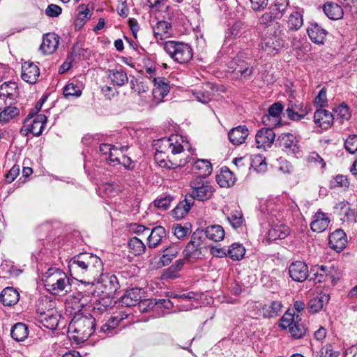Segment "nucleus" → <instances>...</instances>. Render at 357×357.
<instances>
[{
	"label": "nucleus",
	"mask_w": 357,
	"mask_h": 357,
	"mask_svg": "<svg viewBox=\"0 0 357 357\" xmlns=\"http://www.w3.org/2000/svg\"><path fill=\"white\" fill-rule=\"evenodd\" d=\"M177 136H172L169 138H162L156 142V149L167 154V158L169 154L176 155L183 151V146L177 142Z\"/></svg>",
	"instance_id": "nucleus-9"
},
{
	"label": "nucleus",
	"mask_w": 357,
	"mask_h": 357,
	"mask_svg": "<svg viewBox=\"0 0 357 357\" xmlns=\"http://www.w3.org/2000/svg\"><path fill=\"white\" fill-rule=\"evenodd\" d=\"M323 10L325 15L332 20L342 19L344 15L343 9L337 3L328 1L323 5Z\"/></svg>",
	"instance_id": "nucleus-30"
},
{
	"label": "nucleus",
	"mask_w": 357,
	"mask_h": 357,
	"mask_svg": "<svg viewBox=\"0 0 357 357\" xmlns=\"http://www.w3.org/2000/svg\"><path fill=\"white\" fill-rule=\"evenodd\" d=\"M225 236V230L219 225H212L208 226L204 231V241L206 238L215 242L220 241Z\"/></svg>",
	"instance_id": "nucleus-32"
},
{
	"label": "nucleus",
	"mask_w": 357,
	"mask_h": 357,
	"mask_svg": "<svg viewBox=\"0 0 357 357\" xmlns=\"http://www.w3.org/2000/svg\"><path fill=\"white\" fill-rule=\"evenodd\" d=\"M208 89H211V85L208 83L205 84L204 88L192 91V93L197 101L206 104L212 100L213 93L211 91L208 90Z\"/></svg>",
	"instance_id": "nucleus-45"
},
{
	"label": "nucleus",
	"mask_w": 357,
	"mask_h": 357,
	"mask_svg": "<svg viewBox=\"0 0 357 357\" xmlns=\"http://www.w3.org/2000/svg\"><path fill=\"white\" fill-rule=\"evenodd\" d=\"M193 170L199 174L197 177L205 179L212 172V165L209 160L206 159H198L193 164Z\"/></svg>",
	"instance_id": "nucleus-37"
},
{
	"label": "nucleus",
	"mask_w": 357,
	"mask_h": 357,
	"mask_svg": "<svg viewBox=\"0 0 357 357\" xmlns=\"http://www.w3.org/2000/svg\"><path fill=\"white\" fill-rule=\"evenodd\" d=\"M344 148L350 153L357 151V135H349L344 142Z\"/></svg>",
	"instance_id": "nucleus-58"
},
{
	"label": "nucleus",
	"mask_w": 357,
	"mask_h": 357,
	"mask_svg": "<svg viewBox=\"0 0 357 357\" xmlns=\"http://www.w3.org/2000/svg\"><path fill=\"white\" fill-rule=\"evenodd\" d=\"M141 289L132 288L127 290L121 296L120 303L122 306L132 307L139 303L141 301Z\"/></svg>",
	"instance_id": "nucleus-23"
},
{
	"label": "nucleus",
	"mask_w": 357,
	"mask_h": 357,
	"mask_svg": "<svg viewBox=\"0 0 357 357\" xmlns=\"http://www.w3.org/2000/svg\"><path fill=\"white\" fill-rule=\"evenodd\" d=\"M296 137L291 133H282L278 139L279 145L283 149H291L293 151H295L296 144L295 143Z\"/></svg>",
	"instance_id": "nucleus-46"
},
{
	"label": "nucleus",
	"mask_w": 357,
	"mask_h": 357,
	"mask_svg": "<svg viewBox=\"0 0 357 357\" xmlns=\"http://www.w3.org/2000/svg\"><path fill=\"white\" fill-rule=\"evenodd\" d=\"M47 289L54 294H59L65 291L67 292L70 289L69 280L66 275L59 273L58 275L52 277L49 280H47L45 284Z\"/></svg>",
	"instance_id": "nucleus-10"
},
{
	"label": "nucleus",
	"mask_w": 357,
	"mask_h": 357,
	"mask_svg": "<svg viewBox=\"0 0 357 357\" xmlns=\"http://www.w3.org/2000/svg\"><path fill=\"white\" fill-rule=\"evenodd\" d=\"M85 279H82V281H79L81 282V285L79 286V289L82 291V293L87 297L89 299L91 296H93L96 292V288L94 286L95 281L88 280L85 281Z\"/></svg>",
	"instance_id": "nucleus-53"
},
{
	"label": "nucleus",
	"mask_w": 357,
	"mask_h": 357,
	"mask_svg": "<svg viewBox=\"0 0 357 357\" xmlns=\"http://www.w3.org/2000/svg\"><path fill=\"white\" fill-rule=\"evenodd\" d=\"M206 250L204 238V230L197 229L191 236L190 241L187 243L183 251L185 259L190 261L201 259Z\"/></svg>",
	"instance_id": "nucleus-3"
},
{
	"label": "nucleus",
	"mask_w": 357,
	"mask_h": 357,
	"mask_svg": "<svg viewBox=\"0 0 357 357\" xmlns=\"http://www.w3.org/2000/svg\"><path fill=\"white\" fill-rule=\"evenodd\" d=\"M123 320L122 317L119 316H115L112 317V319L109 321L108 323H105L102 325V326L98 330L99 333H102V335H99L102 338H105L107 336H111L117 333L116 327L120 323L121 321Z\"/></svg>",
	"instance_id": "nucleus-33"
},
{
	"label": "nucleus",
	"mask_w": 357,
	"mask_h": 357,
	"mask_svg": "<svg viewBox=\"0 0 357 357\" xmlns=\"http://www.w3.org/2000/svg\"><path fill=\"white\" fill-rule=\"evenodd\" d=\"M20 110L16 107H7L0 112V122L7 123L14 117L18 116Z\"/></svg>",
	"instance_id": "nucleus-51"
},
{
	"label": "nucleus",
	"mask_w": 357,
	"mask_h": 357,
	"mask_svg": "<svg viewBox=\"0 0 357 357\" xmlns=\"http://www.w3.org/2000/svg\"><path fill=\"white\" fill-rule=\"evenodd\" d=\"M68 301V303L70 302L73 305V307L74 309L80 310L87 304L89 300L82 293V291L79 289L77 292L70 295Z\"/></svg>",
	"instance_id": "nucleus-43"
},
{
	"label": "nucleus",
	"mask_w": 357,
	"mask_h": 357,
	"mask_svg": "<svg viewBox=\"0 0 357 357\" xmlns=\"http://www.w3.org/2000/svg\"><path fill=\"white\" fill-rule=\"evenodd\" d=\"M307 33L311 40L316 44H323L327 31L317 23L312 24L307 29Z\"/></svg>",
	"instance_id": "nucleus-31"
},
{
	"label": "nucleus",
	"mask_w": 357,
	"mask_h": 357,
	"mask_svg": "<svg viewBox=\"0 0 357 357\" xmlns=\"http://www.w3.org/2000/svg\"><path fill=\"white\" fill-rule=\"evenodd\" d=\"M331 112L324 109H317L314 114V122L322 129H328L333 123Z\"/></svg>",
	"instance_id": "nucleus-20"
},
{
	"label": "nucleus",
	"mask_w": 357,
	"mask_h": 357,
	"mask_svg": "<svg viewBox=\"0 0 357 357\" xmlns=\"http://www.w3.org/2000/svg\"><path fill=\"white\" fill-rule=\"evenodd\" d=\"M289 275L295 282H304L309 276L308 267L303 261H294L289 266Z\"/></svg>",
	"instance_id": "nucleus-11"
},
{
	"label": "nucleus",
	"mask_w": 357,
	"mask_h": 357,
	"mask_svg": "<svg viewBox=\"0 0 357 357\" xmlns=\"http://www.w3.org/2000/svg\"><path fill=\"white\" fill-rule=\"evenodd\" d=\"M142 305H146L148 307L153 308L154 306L158 307H164L167 309H170L173 304L169 299H159L158 301L144 300L142 301Z\"/></svg>",
	"instance_id": "nucleus-54"
},
{
	"label": "nucleus",
	"mask_w": 357,
	"mask_h": 357,
	"mask_svg": "<svg viewBox=\"0 0 357 357\" xmlns=\"http://www.w3.org/2000/svg\"><path fill=\"white\" fill-rule=\"evenodd\" d=\"M171 24L166 21H159L153 27V33L157 40H164L171 36Z\"/></svg>",
	"instance_id": "nucleus-38"
},
{
	"label": "nucleus",
	"mask_w": 357,
	"mask_h": 357,
	"mask_svg": "<svg viewBox=\"0 0 357 357\" xmlns=\"http://www.w3.org/2000/svg\"><path fill=\"white\" fill-rule=\"evenodd\" d=\"M29 335L27 326L22 323L15 324L11 328L10 335L17 342L24 341Z\"/></svg>",
	"instance_id": "nucleus-40"
},
{
	"label": "nucleus",
	"mask_w": 357,
	"mask_h": 357,
	"mask_svg": "<svg viewBox=\"0 0 357 357\" xmlns=\"http://www.w3.org/2000/svg\"><path fill=\"white\" fill-rule=\"evenodd\" d=\"M280 321V327L282 329H288L294 339H301L307 332V328L301 321L299 315L286 313L282 316Z\"/></svg>",
	"instance_id": "nucleus-6"
},
{
	"label": "nucleus",
	"mask_w": 357,
	"mask_h": 357,
	"mask_svg": "<svg viewBox=\"0 0 357 357\" xmlns=\"http://www.w3.org/2000/svg\"><path fill=\"white\" fill-rule=\"evenodd\" d=\"M180 250L181 248L178 245L176 244H171L169 246L163 250L164 254L160 258V262L162 266L169 265L172 259L177 257Z\"/></svg>",
	"instance_id": "nucleus-39"
},
{
	"label": "nucleus",
	"mask_w": 357,
	"mask_h": 357,
	"mask_svg": "<svg viewBox=\"0 0 357 357\" xmlns=\"http://www.w3.org/2000/svg\"><path fill=\"white\" fill-rule=\"evenodd\" d=\"M98 282L102 284L105 292L109 295L115 294L119 288V284L116 276L112 273H106L100 276Z\"/></svg>",
	"instance_id": "nucleus-19"
},
{
	"label": "nucleus",
	"mask_w": 357,
	"mask_h": 357,
	"mask_svg": "<svg viewBox=\"0 0 357 357\" xmlns=\"http://www.w3.org/2000/svg\"><path fill=\"white\" fill-rule=\"evenodd\" d=\"M40 76L38 66L32 61H26L22 65V79L31 84L36 83Z\"/></svg>",
	"instance_id": "nucleus-13"
},
{
	"label": "nucleus",
	"mask_w": 357,
	"mask_h": 357,
	"mask_svg": "<svg viewBox=\"0 0 357 357\" xmlns=\"http://www.w3.org/2000/svg\"><path fill=\"white\" fill-rule=\"evenodd\" d=\"M172 200V199L171 197H165L160 199H157L154 201V205L160 209L166 210L170 206Z\"/></svg>",
	"instance_id": "nucleus-64"
},
{
	"label": "nucleus",
	"mask_w": 357,
	"mask_h": 357,
	"mask_svg": "<svg viewBox=\"0 0 357 357\" xmlns=\"http://www.w3.org/2000/svg\"><path fill=\"white\" fill-rule=\"evenodd\" d=\"M328 268L326 266H315L311 269V273H313V278L310 280H314L316 283H321L324 282L328 277Z\"/></svg>",
	"instance_id": "nucleus-48"
},
{
	"label": "nucleus",
	"mask_w": 357,
	"mask_h": 357,
	"mask_svg": "<svg viewBox=\"0 0 357 357\" xmlns=\"http://www.w3.org/2000/svg\"><path fill=\"white\" fill-rule=\"evenodd\" d=\"M191 192L188 195V198L201 202L210 199L214 192V188L210 182L202 177H195L190 181Z\"/></svg>",
	"instance_id": "nucleus-7"
},
{
	"label": "nucleus",
	"mask_w": 357,
	"mask_h": 357,
	"mask_svg": "<svg viewBox=\"0 0 357 357\" xmlns=\"http://www.w3.org/2000/svg\"><path fill=\"white\" fill-rule=\"evenodd\" d=\"M276 19H280V15H275L274 11H271L270 10L261 15V17L259 18V24L266 26V29H268L273 26H271V24Z\"/></svg>",
	"instance_id": "nucleus-55"
},
{
	"label": "nucleus",
	"mask_w": 357,
	"mask_h": 357,
	"mask_svg": "<svg viewBox=\"0 0 357 357\" xmlns=\"http://www.w3.org/2000/svg\"><path fill=\"white\" fill-rule=\"evenodd\" d=\"M163 49L178 63H187L192 59V49L186 43L169 40L163 43Z\"/></svg>",
	"instance_id": "nucleus-4"
},
{
	"label": "nucleus",
	"mask_w": 357,
	"mask_h": 357,
	"mask_svg": "<svg viewBox=\"0 0 357 357\" xmlns=\"http://www.w3.org/2000/svg\"><path fill=\"white\" fill-rule=\"evenodd\" d=\"M61 315L56 310H49L40 314V322L47 328L55 330L58 328Z\"/></svg>",
	"instance_id": "nucleus-22"
},
{
	"label": "nucleus",
	"mask_w": 357,
	"mask_h": 357,
	"mask_svg": "<svg viewBox=\"0 0 357 357\" xmlns=\"http://www.w3.org/2000/svg\"><path fill=\"white\" fill-rule=\"evenodd\" d=\"M282 307L281 302L275 301L264 305L260 312L264 317L273 318L280 315L282 312Z\"/></svg>",
	"instance_id": "nucleus-36"
},
{
	"label": "nucleus",
	"mask_w": 357,
	"mask_h": 357,
	"mask_svg": "<svg viewBox=\"0 0 357 357\" xmlns=\"http://www.w3.org/2000/svg\"><path fill=\"white\" fill-rule=\"evenodd\" d=\"M347 238L344 231L338 229L331 233L328 238V244L331 249L340 252L345 248Z\"/></svg>",
	"instance_id": "nucleus-16"
},
{
	"label": "nucleus",
	"mask_w": 357,
	"mask_h": 357,
	"mask_svg": "<svg viewBox=\"0 0 357 357\" xmlns=\"http://www.w3.org/2000/svg\"><path fill=\"white\" fill-rule=\"evenodd\" d=\"M289 231L287 227L282 225H275L269 229L268 232V238L270 241L284 239L289 235Z\"/></svg>",
	"instance_id": "nucleus-41"
},
{
	"label": "nucleus",
	"mask_w": 357,
	"mask_h": 357,
	"mask_svg": "<svg viewBox=\"0 0 357 357\" xmlns=\"http://www.w3.org/2000/svg\"><path fill=\"white\" fill-rule=\"evenodd\" d=\"M349 185V183L347 180V176H343V175H337L331 181V188H335V187L348 188Z\"/></svg>",
	"instance_id": "nucleus-62"
},
{
	"label": "nucleus",
	"mask_w": 357,
	"mask_h": 357,
	"mask_svg": "<svg viewBox=\"0 0 357 357\" xmlns=\"http://www.w3.org/2000/svg\"><path fill=\"white\" fill-rule=\"evenodd\" d=\"M70 275L77 281H96L103 271V263L97 255L82 252L73 257L68 264Z\"/></svg>",
	"instance_id": "nucleus-1"
},
{
	"label": "nucleus",
	"mask_w": 357,
	"mask_h": 357,
	"mask_svg": "<svg viewBox=\"0 0 357 357\" xmlns=\"http://www.w3.org/2000/svg\"><path fill=\"white\" fill-rule=\"evenodd\" d=\"M288 6V0H276L275 5L271 8V10L274 11L275 15L277 16H279L280 15V19L284 15Z\"/></svg>",
	"instance_id": "nucleus-56"
},
{
	"label": "nucleus",
	"mask_w": 357,
	"mask_h": 357,
	"mask_svg": "<svg viewBox=\"0 0 357 357\" xmlns=\"http://www.w3.org/2000/svg\"><path fill=\"white\" fill-rule=\"evenodd\" d=\"M243 215L240 212L236 211L231 213L230 216L228 217V220L231 223V226L236 229L241 227L243 224Z\"/></svg>",
	"instance_id": "nucleus-61"
},
{
	"label": "nucleus",
	"mask_w": 357,
	"mask_h": 357,
	"mask_svg": "<svg viewBox=\"0 0 357 357\" xmlns=\"http://www.w3.org/2000/svg\"><path fill=\"white\" fill-rule=\"evenodd\" d=\"M82 85L77 83V81L68 82L63 88V94L65 98H78L82 95Z\"/></svg>",
	"instance_id": "nucleus-42"
},
{
	"label": "nucleus",
	"mask_w": 357,
	"mask_h": 357,
	"mask_svg": "<svg viewBox=\"0 0 357 357\" xmlns=\"http://www.w3.org/2000/svg\"><path fill=\"white\" fill-rule=\"evenodd\" d=\"M166 240V230L162 226L153 227L149 233L147 246L150 249L155 248Z\"/></svg>",
	"instance_id": "nucleus-17"
},
{
	"label": "nucleus",
	"mask_w": 357,
	"mask_h": 357,
	"mask_svg": "<svg viewBox=\"0 0 357 357\" xmlns=\"http://www.w3.org/2000/svg\"><path fill=\"white\" fill-rule=\"evenodd\" d=\"M337 355L338 354L333 351V347L331 344H326L319 350L315 355V357H333Z\"/></svg>",
	"instance_id": "nucleus-63"
},
{
	"label": "nucleus",
	"mask_w": 357,
	"mask_h": 357,
	"mask_svg": "<svg viewBox=\"0 0 357 357\" xmlns=\"http://www.w3.org/2000/svg\"><path fill=\"white\" fill-rule=\"evenodd\" d=\"M167 154L161 152L156 149L155 153L154 159L155 162L161 167H165L167 169H174L181 167L182 166L181 163L177 164L172 162L169 159L166 160Z\"/></svg>",
	"instance_id": "nucleus-44"
},
{
	"label": "nucleus",
	"mask_w": 357,
	"mask_h": 357,
	"mask_svg": "<svg viewBox=\"0 0 357 357\" xmlns=\"http://www.w3.org/2000/svg\"><path fill=\"white\" fill-rule=\"evenodd\" d=\"M32 118L26 116L24 119L23 126L20 131L22 135L27 136L29 133H32L34 136H40L42 134L47 122V116L44 114H38L33 120H31Z\"/></svg>",
	"instance_id": "nucleus-8"
},
{
	"label": "nucleus",
	"mask_w": 357,
	"mask_h": 357,
	"mask_svg": "<svg viewBox=\"0 0 357 357\" xmlns=\"http://www.w3.org/2000/svg\"><path fill=\"white\" fill-rule=\"evenodd\" d=\"M310 109L307 105L298 101H289L286 109V113L291 120H301L309 113Z\"/></svg>",
	"instance_id": "nucleus-12"
},
{
	"label": "nucleus",
	"mask_w": 357,
	"mask_h": 357,
	"mask_svg": "<svg viewBox=\"0 0 357 357\" xmlns=\"http://www.w3.org/2000/svg\"><path fill=\"white\" fill-rule=\"evenodd\" d=\"M228 257L234 261H239L245 254V248L242 244L234 243L227 249Z\"/></svg>",
	"instance_id": "nucleus-47"
},
{
	"label": "nucleus",
	"mask_w": 357,
	"mask_h": 357,
	"mask_svg": "<svg viewBox=\"0 0 357 357\" xmlns=\"http://www.w3.org/2000/svg\"><path fill=\"white\" fill-rule=\"evenodd\" d=\"M153 96L157 101H160L170 90L169 82L165 77H158L153 79Z\"/></svg>",
	"instance_id": "nucleus-18"
},
{
	"label": "nucleus",
	"mask_w": 357,
	"mask_h": 357,
	"mask_svg": "<svg viewBox=\"0 0 357 357\" xmlns=\"http://www.w3.org/2000/svg\"><path fill=\"white\" fill-rule=\"evenodd\" d=\"M95 328L96 319L91 315L74 317L68 326L69 331L76 333L82 339L91 337Z\"/></svg>",
	"instance_id": "nucleus-5"
},
{
	"label": "nucleus",
	"mask_w": 357,
	"mask_h": 357,
	"mask_svg": "<svg viewBox=\"0 0 357 357\" xmlns=\"http://www.w3.org/2000/svg\"><path fill=\"white\" fill-rule=\"evenodd\" d=\"M20 299V294L13 287L3 289L0 294V301L4 306L15 305Z\"/></svg>",
	"instance_id": "nucleus-27"
},
{
	"label": "nucleus",
	"mask_w": 357,
	"mask_h": 357,
	"mask_svg": "<svg viewBox=\"0 0 357 357\" xmlns=\"http://www.w3.org/2000/svg\"><path fill=\"white\" fill-rule=\"evenodd\" d=\"M329 223L330 219L327 215L321 211H318L310 224L311 229L314 232H322L327 229Z\"/></svg>",
	"instance_id": "nucleus-28"
},
{
	"label": "nucleus",
	"mask_w": 357,
	"mask_h": 357,
	"mask_svg": "<svg viewBox=\"0 0 357 357\" xmlns=\"http://www.w3.org/2000/svg\"><path fill=\"white\" fill-rule=\"evenodd\" d=\"M335 113L339 119L342 121L349 120L351 118V113L348 106L344 103L340 105L335 109Z\"/></svg>",
	"instance_id": "nucleus-59"
},
{
	"label": "nucleus",
	"mask_w": 357,
	"mask_h": 357,
	"mask_svg": "<svg viewBox=\"0 0 357 357\" xmlns=\"http://www.w3.org/2000/svg\"><path fill=\"white\" fill-rule=\"evenodd\" d=\"M216 181L220 187L229 188L234 185L236 178L228 167H222L216 175Z\"/></svg>",
	"instance_id": "nucleus-26"
},
{
	"label": "nucleus",
	"mask_w": 357,
	"mask_h": 357,
	"mask_svg": "<svg viewBox=\"0 0 357 357\" xmlns=\"http://www.w3.org/2000/svg\"><path fill=\"white\" fill-rule=\"evenodd\" d=\"M252 167L258 172H264L266 169V158L261 155H255L252 160Z\"/></svg>",
	"instance_id": "nucleus-57"
},
{
	"label": "nucleus",
	"mask_w": 357,
	"mask_h": 357,
	"mask_svg": "<svg viewBox=\"0 0 357 357\" xmlns=\"http://www.w3.org/2000/svg\"><path fill=\"white\" fill-rule=\"evenodd\" d=\"M230 68L233 70L234 73L236 75H239L243 79H250L253 73V68L238 57H236L231 61Z\"/></svg>",
	"instance_id": "nucleus-14"
},
{
	"label": "nucleus",
	"mask_w": 357,
	"mask_h": 357,
	"mask_svg": "<svg viewBox=\"0 0 357 357\" xmlns=\"http://www.w3.org/2000/svg\"><path fill=\"white\" fill-rule=\"evenodd\" d=\"M283 110V105L280 102L273 103L268 109V115H264L262 117V121L264 124L268 125L267 123L270 120V117L279 118Z\"/></svg>",
	"instance_id": "nucleus-49"
},
{
	"label": "nucleus",
	"mask_w": 357,
	"mask_h": 357,
	"mask_svg": "<svg viewBox=\"0 0 357 357\" xmlns=\"http://www.w3.org/2000/svg\"><path fill=\"white\" fill-rule=\"evenodd\" d=\"M59 39L54 33H47L43 36L40 50L45 54H52L57 48Z\"/></svg>",
	"instance_id": "nucleus-29"
},
{
	"label": "nucleus",
	"mask_w": 357,
	"mask_h": 357,
	"mask_svg": "<svg viewBox=\"0 0 357 357\" xmlns=\"http://www.w3.org/2000/svg\"><path fill=\"white\" fill-rule=\"evenodd\" d=\"M128 247L135 255H140L146 250L144 243L137 237H132L128 241Z\"/></svg>",
	"instance_id": "nucleus-50"
},
{
	"label": "nucleus",
	"mask_w": 357,
	"mask_h": 357,
	"mask_svg": "<svg viewBox=\"0 0 357 357\" xmlns=\"http://www.w3.org/2000/svg\"><path fill=\"white\" fill-rule=\"evenodd\" d=\"M193 204V199L188 198L186 195L185 199L180 202L172 211L173 216L176 219L183 218L188 213Z\"/></svg>",
	"instance_id": "nucleus-34"
},
{
	"label": "nucleus",
	"mask_w": 357,
	"mask_h": 357,
	"mask_svg": "<svg viewBox=\"0 0 357 357\" xmlns=\"http://www.w3.org/2000/svg\"><path fill=\"white\" fill-rule=\"evenodd\" d=\"M107 74L114 86H122L128 82L127 73L121 66L107 70Z\"/></svg>",
	"instance_id": "nucleus-24"
},
{
	"label": "nucleus",
	"mask_w": 357,
	"mask_h": 357,
	"mask_svg": "<svg viewBox=\"0 0 357 357\" xmlns=\"http://www.w3.org/2000/svg\"><path fill=\"white\" fill-rule=\"evenodd\" d=\"M283 35L282 31L280 29L278 24L265 29L261 37V49L270 55L278 54L284 47Z\"/></svg>",
	"instance_id": "nucleus-2"
},
{
	"label": "nucleus",
	"mask_w": 357,
	"mask_h": 357,
	"mask_svg": "<svg viewBox=\"0 0 357 357\" xmlns=\"http://www.w3.org/2000/svg\"><path fill=\"white\" fill-rule=\"evenodd\" d=\"M249 135L245 126H238L231 128L228 132V138L234 145H240L245 142Z\"/></svg>",
	"instance_id": "nucleus-21"
},
{
	"label": "nucleus",
	"mask_w": 357,
	"mask_h": 357,
	"mask_svg": "<svg viewBox=\"0 0 357 357\" xmlns=\"http://www.w3.org/2000/svg\"><path fill=\"white\" fill-rule=\"evenodd\" d=\"M250 30L248 26L241 21L235 22L226 31V38L233 39L247 36V33H250Z\"/></svg>",
	"instance_id": "nucleus-25"
},
{
	"label": "nucleus",
	"mask_w": 357,
	"mask_h": 357,
	"mask_svg": "<svg viewBox=\"0 0 357 357\" xmlns=\"http://www.w3.org/2000/svg\"><path fill=\"white\" fill-rule=\"evenodd\" d=\"M328 294H319L309 301L307 309L310 313H317L323 308L324 305L328 303Z\"/></svg>",
	"instance_id": "nucleus-35"
},
{
	"label": "nucleus",
	"mask_w": 357,
	"mask_h": 357,
	"mask_svg": "<svg viewBox=\"0 0 357 357\" xmlns=\"http://www.w3.org/2000/svg\"><path fill=\"white\" fill-rule=\"evenodd\" d=\"M62 13V8L59 6L51 3L47 6L45 10V14L49 17H57Z\"/></svg>",
	"instance_id": "nucleus-60"
},
{
	"label": "nucleus",
	"mask_w": 357,
	"mask_h": 357,
	"mask_svg": "<svg viewBox=\"0 0 357 357\" xmlns=\"http://www.w3.org/2000/svg\"><path fill=\"white\" fill-rule=\"evenodd\" d=\"M288 27L291 30H298L303 25V17L299 12H293L287 22Z\"/></svg>",
	"instance_id": "nucleus-52"
},
{
	"label": "nucleus",
	"mask_w": 357,
	"mask_h": 357,
	"mask_svg": "<svg viewBox=\"0 0 357 357\" xmlns=\"http://www.w3.org/2000/svg\"><path fill=\"white\" fill-rule=\"evenodd\" d=\"M275 137V134L271 128H261L255 135L257 147L266 149L271 147Z\"/></svg>",
	"instance_id": "nucleus-15"
}]
</instances>
